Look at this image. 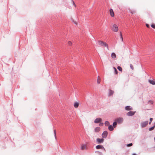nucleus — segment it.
I'll list each match as a JSON object with an SVG mask.
<instances>
[{"mask_svg": "<svg viewBox=\"0 0 155 155\" xmlns=\"http://www.w3.org/2000/svg\"><path fill=\"white\" fill-rule=\"evenodd\" d=\"M113 68L114 70V71H115V74H117L118 73V72H117V71L116 69V68H115L114 67H113Z\"/></svg>", "mask_w": 155, "mask_h": 155, "instance_id": "nucleus-21", "label": "nucleus"}, {"mask_svg": "<svg viewBox=\"0 0 155 155\" xmlns=\"http://www.w3.org/2000/svg\"><path fill=\"white\" fill-rule=\"evenodd\" d=\"M68 44L69 45L71 46L72 45V43L71 41H69L68 42Z\"/></svg>", "mask_w": 155, "mask_h": 155, "instance_id": "nucleus-25", "label": "nucleus"}, {"mask_svg": "<svg viewBox=\"0 0 155 155\" xmlns=\"http://www.w3.org/2000/svg\"><path fill=\"white\" fill-rule=\"evenodd\" d=\"M130 67L131 68L132 70H133L134 69V67H133V65L132 64H131L130 65Z\"/></svg>", "mask_w": 155, "mask_h": 155, "instance_id": "nucleus-29", "label": "nucleus"}, {"mask_svg": "<svg viewBox=\"0 0 155 155\" xmlns=\"http://www.w3.org/2000/svg\"><path fill=\"white\" fill-rule=\"evenodd\" d=\"M105 124L106 125L108 126V125H109V123L107 121H106L105 122Z\"/></svg>", "mask_w": 155, "mask_h": 155, "instance_id": "nucleus-24", "label": "nucleus"}, {"mask_svg": "<svg viewBox=\"0 0 155 155\" xmlns=\"http://www.w3.org/2000/svg\"><path fill=\"white\" fill-rule=\"evenodd\" d=\"M111 57L113 58H115L116 57V55L114 53H113L111 54Z\"/></svg>", "mask_w": 155, "mask_h": 155, "instance_id": "nucleus-17", "label": "nucleus"}, {"mask_svg": "<svg viewBox=\"0 0 155 155\" xmlns=\"http://www.w3.org/2000/svg\"><path fill=\"white\" fill-rule=\"evenodd\" d=\"M126 110H130L133 109L130 106H127L125 108Z\"/></svg>", "mask_w": 155, "mask_h": 155, "instance_id": "nucleus-11", "label": "nucleus"}, {"mask_svg": "<svg viewBox=\"0 0 155 155\" xmlns=\"http://www.w3.org/2000/svg\"><path fill=\"white\" fill-rule=\"evenodd\" d=\"M79 105V103L78 102H76L74 103V106L75 108H77L78 107Z\"/></svg>", "mask_w": 155, "mask_h": 155, "instance_id": "nucleus-12", "label": "nucleus"}, {"mask_svg": "<svg viewBox=\"0 0 155 155\" xmlns=\"http://www.w3.org/2000/svg\"><path fill=\"white\" fill-rule=\"evenodd\" d=\"M133 145V144L132 143H130L129 144H128L127 145V146L128 147H130L132 146Z\"/></svg>", "mask_w": 155, "mask_h": 155, "instance_id": "nucleus-28", "label": "nucleus"}, {"mask_svg": "<svg viewBox=\"0 0 155 155\" xmlns=\"http://www.w3.org/2000/svg\"><path fill=\"white\" fill-rule=\"evenodd\" d=\"M132 155H136V154L134 153V154H133Z\"/></svg>", "mask_w": 155, "mask_h": 155, "instance_id": "nucleus-37", "label": "nucleus"}, {"mask_svg": "<svg viewBox=\"0 0 155 155\" xmlns=\"http://www.w3.org/2000/svg\"><path fill=\"white\" fill-rule=\"evenodd\" d=\"M115 120L118 123H120L123 121V119L122 118H119Z\"/></svg>", "mask_w": 155, "mask_h": 155, "instance_id": "nucleus-10", "label": "nucleus"}, {"mask_svg": "<svg viewBox=\"0 0 155 155\" xmlns=\"http://www.w3.org/2000/svg\"><path fill=\"white\" fill-rule=\"evenodd\" d=\"M102 121V119L101 118H96L94 120V123H98L101 122Z\"/></svg>", "mask_w": 155, "mask_h": 155, "instance_id": "nucleus-9", "label": "nucleus"}, {"mask_svg": "<svg viewBox=\"0 0 155 155\" xmlns=\"http://www.w3.org/2000/svg\"><path fill=\"white\" fill-rule=\"evenodd\" d=\"M87 148V146L86 145L83 144L81 146V149L82 150H84L86 149Z\"/></svg>", "mask_w": 155, "mask_h": 155, "instance_id": "nucleus-14", "label": "nucleus"}, {"mask_svg": "<svg viewBox=\"0 0 155 155\" xmlns=\"http://www.w3.org/2000/svg\"><path fill=\"white\" fill-rule=\"evenodd\" d=\"M154 140H155V137L154 138Z\"/></svg>", "mask_w": 155, "mask_h": 155, "instance_id": "nucleus-39", "label": "nucleus"}, {"mask_svg": "<svg viewBox=\"0 0 155 155\" xmlns=\"http://www.w3.org/2000/svg\"><path fill=\"white\" fill-rule=\"evenodd\" d=\"M104 141V139L103 138L100 139L99 138H97V141L98 143H102Z\"/></svg>", "mask_w": 155, "mask_h": 155, "instance_id": "nucleus-5", "label": "nucleus"}, {"mask_svg": "<svg viewBox=\"0 0 155 155\" xmlns=\"http://www.w3.org/2000/svg\"><path fill=\"white\" fill-rule=\"evenodd\" d=\"M135 12H131V13H132V14H134V13H135Z\"/></svg>", "mask_w": 155, "mask_h": 155, "instance_id": "nucleus-36", "label": "nucleus"}, {"mask_svg": "<svg viewBox=\"0 0 155 155\" xmlns=\"http://www.w3.org/2000/svg\"><path fill=\"white\" fill-rule=\"evenodd\" d=\"M109 11L110 12V16L112 17H114V12L113 11V9L111 8H110L109 10Z\"/></svg>", "mask_w": 155, "mask_h": 155, "instance_id": "nucleus-8", "label": "nucleus"}, {"mask_svg": "<svg viewBox=\"0 0 155 155\" xmlns=\"http://www.w3.org/2000/svg\"><path fill=\"white\" fill-rule=\"evenodd\" d=\"M151 121H150V122H149V124H151Z\"/></svg>", "mask_w": 155, "mask_h": 155, "instance_id": "nucleus-38", "label": "nucleus"}, {"mask_svg": "<svg viewBox=\"0 0 155 155\" xmlns=\"http://www.w3.org/2000/svg\"><path fill=\"white\" fill-rule=\"evenodd\" d=\"M98 43L99 45L101 46H104L106 47L107 48V50H109L108 45L106 42L102 41L99 40L98 41Z\"/></svg>", "mask_w": 155, "mask_h": 155, "instance_id": "nucleus-1", "label": "nucleus"}, {"mask_svg": "<svg viewBox=\"0 0 155 155\" xmlns=\"http://www.w3.org/2000/svg\"><path fill=\"white\" fill-rule=\"evenodd\" d=\"M117 122H114L113 123V126L114 127H115L117 125Z\"/></svg>", "mask_w": 155, "mask_h": 155, "instance_id": "nucleus-22", "label": "nucleus"}, {"mask_svg": "<svg viewBox=\"0 0 155 155\" xmlns=\"http://www.w3.org/2000/svg\"><path fill=\"white\" fill-rule=\"evenodd\" d=\"M136 111H130L128 112L127 115L128 116H132L134 115L135 114Z\"/></svg>", "mask_w": 155, "mask_h": 155, "instance_id": "nucleus-4", "label": "nucleus"}, {"mask_svg": "<svg viewBox=\"0 0 155 155\" xmlns=\"http://www.w3.org/2000/svg\"><path fill=\"white\" fill-rule=\"evenodd\" d=\"M153 120V118H150V121H151V122H152V120Z\"/></svg>", "mask_w": 155, "mask_h": 155, "instance_id": "nucleus-34", "label": "nucleus"}, {"mask_svg": "<svg viewBox=\"0 0 155 155\" xmlns=\"http://www.w3.org/2000/svg\"><path fill=\"white\" fill-rule=\"evenodd\" d=\"M101 79L100 77L99 76H98V77H97V83L98 84H99V83H100V82H101Z\"/></svg>", "mask_w": 155, "mask_h": 155, "instance_id": "nucleus-16", "label": "nucleus"}, {"mask_svg": "<svg viewBox=\"0 0 155 155\" xmlns=\"http://www.w3.org/2000/svg\"><path fill=\"white\" fill-rule=\"evenodd\" d=\"M103 123H100L99 124V125L100 126H103Z\"/></svg>", "mask_w": 155, "mask_h": 155, "instance_id": "nucleus-31", "label": "nucleus"}, {"mask_svg": "<svg viewBox=\"0 0 155 155\" xmlns=\"http://www.w3.org/2000/svg\"><path fill=\"white\" fill-rule=\"evenodd\" d=\"M155 126H153L150 128L149 129V130L151 131V130H153L154 129V128L155 127Z\"/></svg>", "mask_w": 155, "mask_h": 155, "instance_id": "nucleus-23", "label": "nucleus"}, {"mask_svg": "<svg viewBox=\"0 0 155 155\" xmlns=\"http://www.w3.org/2000/svg\"><path fill=\"white\" fill-rule=\"evenodd\" d=\"M117 69L120 71H122V68L120 66H118L117 68Z\"/></svg>", "mask_w": 155, "mask_h": 155, "instance_id": "nucleus-20", "label": "nucleus"}, {"mask_svg": "<svg viewBox=\"0 0 155 155\" xmlns=\"http://www.w3.org/2000/svg\"><path fill=\"white\" fill-rule=\"evenodd\" d=\"M148 124V121H145L143 122L141 124V126L142 128L146 126Z\"/></svg>", "mask_w": 155, "mask_h": 155, "instance_id": "nucleus-3", "label": "nucleus"}, {"mask_svg": "<svg viewBox=\"0 0 155 155\" xmlns=\"http://www.w3.org/2000/svg\"><path fill=\"white\" fill-rule=\"evenodd\" d=\"M120 37L121 39H122V41H123V37H122V35L121 32H120Z\"/></svg>", "mask_w": 155, "mask_h": 155, "instance_id": "nucleus-26", "label": "nucleus"}, {"mask_svg": "<svg viewBox=\"0 0 155 155\" xmlns=\"http://www.w3.org/2000/svg\"><path fill=\"white\" fill-rule=\"evenodd\" d=\"M96 148L97 149H103L104 151H105V150L104 148V147H103V146L102 145H98L96 146Z\"/></svg>", "mask_w": 155, "mask_h": 155, "instance_id": "nucleus-7", "label": "nucleus"}, {"mask_svg": "<svg viewBox=\"0 0 155 155\" xmlns=\"http://www.w3.org/2000/svg\"><path fill=\"white\" fill-rule=\"evenodd\" d=\"M73 4H74V5H75V4H74V1H73Z\"/></svg>", "mask_w": 155, "mask_h": 155, "instance_id": "nucleus-35", "label": "nucleus"}, {"mask_svg": "<svg viewBox=\"0 0 155 155\" xmlns=\"http://www.w3.org/2000/svg\"><path fill=\"white\" fill-rule=\"evenodd\" d=\"M149 82L153 85H155V80H149Z\"/></svg>", "mask_w": 155, "mask_h": 155, "instance_id": "nucleus-13", "label": "nucleus"}, {"mask_svg": "<svg viewBox=\"0 0 155 155\" xmlns=\"http://www.w3.org/2000/svg\"><path fill=\"white\" fill-rule=\"evenodd\" d=\"M100 130V128L99 127H96L95 129V132H99Z\"/></svg>", "mask_w": 155, "mask_h": 155, "instance_id": "nucleus-15", "label": "nucleus"}, {"mask_svg": "<svg viewBox=\"0 0 155 155\" xmlns=\"http://www.w3.org/2000/svg\"><path fill=\"white\" fill-rule=\"evenodd\" d=\"M114 91H113L110 90V92L109 93V96H111L113 94H114Z\"/></svg>", "mask_w": 155, "mask_h": 155, "instance_id": "nucleus-19", "label": "nucleus"}, {"mask_svg": "<svg viewBox=\"0 0 155 155\" xmlns=\"http://www.w3.org/2000/svg\"><path fill=\"white\" fill-rule=\"evenodd\" d=\"M108 129L110 131H112L113 129V127L112 125H110L108 127Z\"/></svg>", "mask_w": 155, "mask_h": 155, "instance_id": "nucleus-18", "label": "nucleus"}, {"mask_svg": "<svg viewBox=\"0 0 155 155\" xmlns=\"http://www.w3.org/2000/svg\"><path fill=\"white\" fill-rule=\"evenodd\" d=\"M151 27L153 28H155V25L154 24H152L151 25Z\"/></svg>", "mask_w": 155, "mask_h": 155, "instance_id": "nucleus-30", "label": "nucleus"}, {"mask_svg": "<svg viewBox=\"0 0 155 155\" xmlns=\"http://www.w3.org/2000/svg\"><path fill=\"white\" fill-rule=\"evenodd\" d=\"M54 136H55V137L56 138V133L55 130H54Z\"/></svg>", "mask_w": 155, "mask_h": 155, "instance_id": "nucleus-32", "label": "nucleus"}, {"mask_svg": "<svg viewBox=\"0 0 155 155\" xmlns=\"http://www.w3.org/2000/svg\"><path fill=\"white\" fill-rule=\"evenodd\" d=\"M112 30L114 32H117L118 30L117 26L115 24L113 25L112 28Z\"/></svg>", "mask_w": 155, "mask_h": 155, "instance_id": "nucleus-2", "label": "nucleus"}, {"mask_svg": "<svg viewBox=\"0 0 155 155\" xmlns=\"http://www.w3.org/2000/svg\"><path fill=\"white\" fill-rule=\"evenodd\" d=\"M107 135V131H104L102 135V137L104 138L106 137Z\"/></svg>", "mask_w": 155, "mask_h": 155, "instance_id": "nucleus-6", "label": "nucleus"}, {"mask_svg": "<svg viewBox=\"0 0 155 155\" xmlns=\"http://www.w3.org/2000/svg\"><path fill=\"white\" fill-rule=\"evenodd\" d=\"M146 25L147 28H150V27L148 24H146Z\"/></svg>", "mask_w": 155, "mask_h": 155, "instance_id": "nucleus-33", "label": "nucleus"}, {"mask_svg": "<svg viewBox=\"0 0 155 155\" xmlns=\"http://www.w3.org/2000/svg\"><path fill=\"white\" fill-rule=\"evenodd\" d=\"M148 103H150L151 104H153V102L152 101H148Z\"/></svg>", "mask_w": 155, "mask_h": 155, "instance_id": "nucleus-27", "label": "nucleus"}]
</instances>
